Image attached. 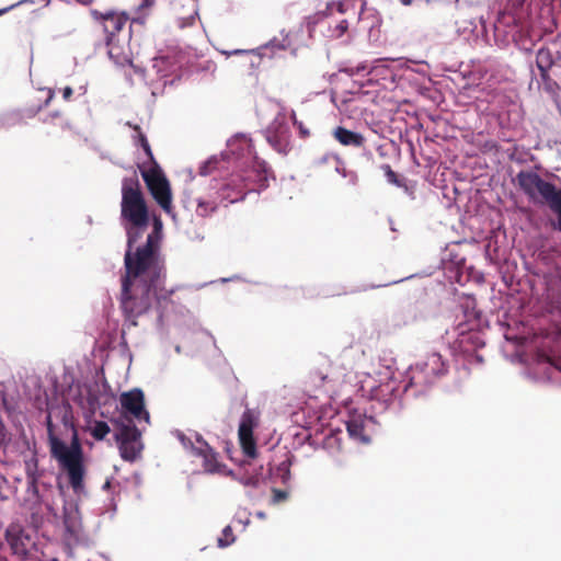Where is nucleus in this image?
Instances as JSON below:
<instances>
[{
    "mask_svg": "<svg viewBox=\"0 0 561 561\" xmlns=\"http://www.w3.org/2000/svg\"><path fill=\"white\" fill-rule=\"evenodd\" d=\"M341 163L342 162H341L340 158L333 153H324L323 156H321L314 160V165L317 168H322L325 164H330V165L334 167V169L336 171H339V167Z\"/></svg>",
    "mask_w": 561,
    "mask_h": 561,
    "instance_id": "30",
    "label": "nucleus"
},
{
    "mask_svg": "<svg viewBox=\"0 0 561 561\" xmlns=\"http://www.w3.org/2000/svg\"><path fill=\"white\" fill-rule=\"evenodd\" d=\"M545 279L547 301L552 309L561 313V268L551 270Z\"/></svg>",
    "mask_w": 561,
    "mask_h": 561,
    "instance_id": "18",
    "label": "nucleus"
},
{
    "mask_svg": "<svg viewBox=\"0 0 561 561\" xmlns=\"http://www.w3.org/2000/svg\"><path fill=\"white\" fill-rule=\"evenodd\" d=\"M257 414L253 410L247 409L243 412L239 424V443L244 456L250 459H255L257 457L256 442L253 436V431L257 426Z\"/></svg>",
    "mask_w": 561,
    "mask_h": 561,
    "instance_id": "13",
    "label": "nucleus"
},
{
    "mask_svg": "<svg viewBox=\"0 0 561 561\" xmlns=\"http://www.w3.org/2000/svg\"><path fill=\"white\" fill-rule=\"evenodd\" d=\"M55 96L54 90H48L47 98L43 102L33 103L22 107L19 111V115L21 118H33L35 117L44 107H47Z\"/></svg>",
    "mask_w": 561,
    "mask_h": 561,
    "instance_id": "25",
    "label": "nucleus"
},
{
    "mask_svg": "<svg viewBox=\"0 0 561 561\" xmlns=\"http://www.w3.org/2000/svg\"><path fill=\"white\" fill-rule=\"evenodd\" d=\"M61 116V113L58 111H55L53 113H49L46 118L44 119L45 123L53 122L56 118H59Z\"/></svg>",
    "mask_w": 561,
    "mask_h": 561,
    "instance_id": "42",
    "label": "nucleus"
},
{
    "mask_svg": "<svg viewBox=\"0 0 561 561\" xmlns=\"http://www.w3.org/2000/svg\"><path fill=\"white\" fill-rule=\"evenodd\" d=\"M3 430H4V428H3V425L0 423V440H2V439H3V437H4Z\"/></svg>",
    "mask_w": 561,
    "mask_h": 561,
    "instance_id": "46",
    "label": "nucleus"
},
{
    "mask_svg": "<svg viewBox=\"0 0 561 561\" xmlns=\"http://www.w3.org/2000/svg\"><path fill=\"white\" fill-rule=\"evenodd\" d=\"M91 15L102 24L103 31L106 34L105 42L108 47L107 53L111 58H114L116 56V36L126 25L128 16L125 13H118L113 10L106 12L91 10Z\"/></svg>",
    "mask_w": 561,
    "mask_h": 561,
    "instance_id": "11",
    "label": "nucleus"
},
{
    "mask_svg": "<svg viewBox=\"0 0 561 561\" xmlns=\"http://www.w3.org/2000/svg\"><path fill=\"white\" fill-rule=\"evenodd\" d=\"M174 59L175 57L171 55L160 56L153 59L152 66L158 73L167 77L176 70Z\"/></svg>",
    "mask_w": 561,
    "mask_h": 561,
    "instance_id": "26",
    "label": "nucleus"
},
{
    "mask_svg": "<svg viewBox=\"0 0 561 561\" xmlns=\"http://www.w3.org/2000/svg\"><path fill=\"white\" fill-rule=\"evenodd\" d=\"M88 404H89L90 410H92V411L95 410V408L98 405V397H96V394L92 393L91 391H89Z\"/></svg>",
    "mask_w": 561,
    "mask_h": 561,
    "instance_id": "41",
    "label": "nucleus"
},
{
    "mask_svg": "<svg viewBox=\"0 0 561 561\" xmlns=\"http://www.w3.org/2000/svg\"><path fill=\"white\" fill-rule=\"evenodd\" d=\"M119 402L125 415H129L139 422H149V412L145 408V396L140 389L135 388L123 392L119 397Z\"/></svg>",
    "mask_w": 561,
    "mask_h": 561,
    "instance_id": "15",
    "label": "nucleus"
},
{
    "mask_svg": "<svg viewBox=\"0 0 561 561\" xmlns=\"http://www.w3.org/2000/svg\"><path fill=\"white\" fill-rule=\"evenodd\" d=\"M162 222L156 218L153 230L137 253H125V272L121 277L119 308L128 328L138 325V318L146 314L165 278V264L160 254Z\"/></svg>",
    "mask_w": 561,
    "mask_h": 561,
    "instance_id": "1",
    "label": "nucleus"
},
{
    "mask_svg": "<svg viewBox=\"0 0 561 561\" xmlns=\"http://www.w3.org/2000/svg\"><path fill=\"white\" fill-rule=\"evenodd\" d=\"M332 362L325 355H319L314 359L313 367L309 371V380L316 387H321L331 375Z\"/></svg>",
    "mask_w": 561,
    "mask_h": 561,
    "instance_id": "21",
    "label": "nucleus"
},
{
    "mask_svg": "<svg viewBox=\"0 0 561 561\" xmlns=\"http://www.w3.org/2000/svg\"><path fill=\"white\" fill-rule=\"evenodd\" d=\"M333 7H335L340 13H346L350 9H354V2L353 0H343L337 3L328 4L327 9L332 10Z\"/></svg>",
    "mask_w": 561,
    "mask_h": 561,
    "instance_id": "35",
    "label": "nucleus"
},
{
    "mask_svg": "<svg viewBox=\"0 0 561 561\" xmlns=\"http://www.w3.org/2000/svg\"><path fill=\"white\" fill-rule=\"evenodd\" d=\"M138 138H139L140 146L142 147L146 156L149 159V164L148 165H153V162H157V160L153 157V153H152L151 147H150V145H149V142L147 140V137L144 134L140 133Z\"/></svg>",
    "mask_w": 561,
    "mask_h": 561,
    "instance_id": "34",
    "label": "nucleus"
},
{
    "mask_svg": "<svg viewBox=\"0 0 561 561\" xmlns=\"http://www.w3.org/2000/svg\"><path fill=\"white\" fill-rule=\"evenodd\" d=\"M448 365L438 353L427 355L424 362L411 367L409 371V381L404 389L424 388L434 383L438 378L446 375Z\"/></svg>",
    "mask_w": 561,
    "mask_h": 561,
    "instance_id": "7",
    "label": "nucleus"
},
{
    "mask_svg": "<svg viewBox=\"0 0 561 561\" xmlns=\"http://www.w3.org/2000/svg\"><path fill=\"white\" fill-rule=\"evenodd\" d=\"M288 496V493L283 490L273 489V502L279 503L282 501H285Z\"/></svg>",
    "mask_w": 561,
    "mask_h": 561,
    "instance_id": "39",
    "label": "nucleus"
},
{
    "mask_svg": "<svg viewBox=\"0 0 561 561\" xmlns=\"http://www.w3.org/2000/svg\"><path fill=\"white\" fill-rule=\"evenodd\" d=\"M385 174L389 183L394 184L397 186H402L403 184L399 180L398 174L391 169L389 164L383 165Z\"/></svg>",
    "mask_w": 561,
    "mask_h": 561,
    "instance_id": "38",
    "label": "nucleus"
},
{
    "mask_svg": "<svg viewBox=\"0 0 561 561\" xmlns=\"http://www.w3.org/2000/svg\"><path fill=\"white\" fill-rule=\"evenodd\" d=\"M73 93V90L70 87H66L62 89V98L65 101H69L71 95Z\"/></svg>",
    "mask_w": 561,
    "mask_h": 561,
    "instance_id": "43",
    "label": "nucleus"
},
{
    "mask_svg": "<svg viewBox=\"0 0 561 561\" xmlns=\"http://www.w3.org/2000/svg\"><path fill=\"white\" fill-rule=\"evenodd\" d=\"M196 440L198 446H195L192 442H188L192 453L197 457H203L206 453V449H208L210 446L199 435H197Z\"/></svg>",
    "mask_w": 561,
    "mask_h": 561,
    "instance_id": "33",
    "label": "nucleus"
},
{
    "mask_svg": "<svg viewBox=\"0 0 561 561\" xmlns=\"http://www.w3.org/2000/svg\"><path fill=\"white\" fill-rule=\"evenodd\" d=\"M248 181L249 179L243 175H232L219 191L221 201H228L229 203L243 201L249 192L254 191V187H250Z\"/></svg>",
    "mask_w": 561,
    "mask_h": 561,
    "instance_id": "17",
    "label": "nucleus"
},
{
    "mask_svg": "<svg viewBox=\"0 0 561 561\" xmlns=\"http://www.w3.org/2000/svg\"><path fill=\"white\" fill-rule=\"evenodd\" d=\"M46 428L51 458L57 461L59 469L67 474L68 483L73 492H82L87 476V465L77 430L72 428L71 442L70 445H67L55 434L50 415L46 417Z\"/></svg>",
    "mask_w": 561,
    "mask_h": 561,
    "instance_id": "3",
    "label": "nucleus"
},
{
    "mask_svg": "<svg viewBox=\"0 0 561 561\" xmlns=\"http://www.w3.org/2000/svg\"><path fill=\"white\" fill-rule=\"evenodd\" d=\"M267 142L279 153H287L290 149V129L285 114H277L266 127Z\"/></svg>",
    "mask_w": 561,
    "mask_h": 561,
    "instance_id": "14",
    "label": "nucleus"
},
{
    "mask_svg": "<svg viewBox=\"0 0 561 561\" xmlns=\"http://www.w3.org/2000/svg\"><path fill=\"white\" fill-rule=\"evenodd\" d=\"M346 430L351 437L358 439L359 442H368L365 435V426L363 420L359 417H352L346 422Z\"/></svg>",
    "mask_w": 561,
    "mask_h": 561,
    "instance_id": "28",
    "label": "nucleus"
},
{
    "mask_svg": "<svg viewBox=\"0 0 561 561\" xmlns=\"http://www.w3.org/2000/svg\"><path fill=\"white\" fill-rule=\"evenodd\" d=\"M77 1L82 3V4L88 5V4L92 3L94 0H77Z\"/></svg>",
    "mask_w": 561,
    "mask_h": 561,
    "instance_id": "44",
    "label": "nucleus"
},
{
    "mask_svg": "<svg viewBox=\"0 0 561 561\" xmlns=\"http://www.w3.org/2000/svg\"><path fill=\"white\" fill-rule=\"evenodd\" d=\"M121 216L135 226L149 225L148 206L136 172L123 179Z\"/></svg>",
    "mask_w": 561,
    "mask_h": 561,
    "instance_id": "5",
    "label": "nucleus"
},
{
    "mask_svg": "<svg viewBox=\"0 0 561 561\" xmlns=\"http://www.w3.org/2000/svg\"><path fill=\"white\" fill-rule=\"evenodd\" d=\"M526 36L531 39H540L557 28V19L550 3L540 4L539 1L531 0L526 5Z\"/></svg>",
    "mask_w": 561,
    "mask_h": 561,
    "instance_id": "6",
    "label": "nucleus"
},
{
    "mask_svg": "<svg viewBox=\"0 0 561 561\" xmlns=\"http://www.w3.org/2000/svg\"><path fill=\"white\" fill-rule=\"evenodd\" d=\"M218 209V203L215 199L198 197L195 213L198 217L207 218Z\"/></svg>",
    "mask_w": 561,
    "mask_h": 561,
    "instance_id": "27",
    "label": "nucleus"
},
{
    "mask_svg": "<svg viewBox=\"0 0 561 561\" xmlns=\"http://www.w3.org/2000/svg\"><path fill=\"white\" fill-rule=\"evenodd\" d=\"M333 137L342 146L360 148L365 145V137L359 134L352 131L345 127L339 126L333 130Z\"/></svg>",
    "mask_w": 561,
    "mask_h": 561,
    "instance_id": "22",
    "label": "nucleus"
},
{
    "mask_svg": "<svg viewBox=\"0 0 561 561\" xmlns=\"http://www.w3.org/2000/svg\"><path fill=\"white\" fill-rule=\"evenodd\" d=\"M148 225H139L135 226L133 224L126 225V236H127V249L125 253H137V247H135V243L141 239L144 232L147 230Z\"/></svg>",
    "mask_w": 561,
    "mask_h": 561,
    "instance_id": "23",
    "label": "nucleus"
},
{
    "mask_svg": "<svg viewBox=\"0 0 561 561\" xmlns=\"http://www.w3.org/2000/svg\"><path fill=\"white\" fill-rule=\"evenodd\" d=\"M540 78L545 84V89L548 92L556 94L557 90H559V84L557 83V81L550 78L549 72L546 73V76H540Z\"/></svg>",
    "mask_w": 561,
    "mask_h": 561,
    "instance_id": "37",
    "label": "nucleus"
},
{
    "mask_svg": "<svg viewBox=\"0 0 561 561\" xmlns=\"http://www.w3.org/2000/svg\"><path fill=\"white\" fill-rule=\"evenodd\" d=\"M291 121H293V124L294 126L297 127L298 131H299V135L301 138H307L310 136V130L305 126V124L301 122V121H298L297 119V116H296V113L295 112H291Z\"/></svg>",
    "mask_w": 561,
    "mask_h": 561,
    "instance_id": "36",
    "label": "nucleus"
},
{
    "mask_svg": "<svg viewBox=\"0 0 561 561\" xmlns=\"http://www.w3.org/2000/svg\"><path fill=\"white\" fill-rule=\"evenodd\" d=\"M234 539L232 528L230 526H226L222 529L221 536L218 538V546L220 548H226L234 542Z\"/></svg>",
    "mask_w": 561,
    "mask_h": 561,
    "instance_id": "32",
    "label": "nucleus"
},
{
    "mask_svg": "<svg viewBox=\"0 0 561 561\" xmlns=\"http://www.w3.org/2000/svg\"><path fill=\"white\" fill-rule=\"evenodd\" d=\"M111 432L108 424L104 421H95L91 428V435L96 440H102Z\"/></svg>",
    "mask_w": 561,
    "mask_h": 561,
    "instance_id": "31",
    "label": "nucleus"
},
{
    "mask_svg": "<svg viewBox=\"0 0 561 561\" xmlns=\"http://www.w3.org/2000/svg\"><path fill=\"white\" fill-rule=\"evenodd\" d=\"M247 178L249 179L250 187H254V191L265 188L267 186V169L265 162L259 163L257 169L251 171V174Z\"/></svg>",
    "mask_w": 561,
    "mask_h": 561,
    "instance_id": "24",
    "label": "nucleus"
},
{
    "mask_svg": "<svg viewBox=\"0 0 561 561\" xmlns=\"http://www.w3.org/2000/svg\"><path fill=\"white\" fill-rule=\"evenodd\" d=\"M536 66L540 72V76H546L550 69H553L554 76H560L557 71L561 68V55L558 53V57H553V53L550 47H542L537 51Z\"/></svg>",
    "mask_w": 561,
    "mask_h": 561,
    "instance_id": "20",
    "label": "nucleus"
},
{
    "mask_svg": "<svg viewBox=\"0 0 561 561\" xmlns=\"http://www.w3.org/2000/svg\"><path fill=\"white\" fill-rule=\"evenodd\" d=\"M173 5V13L179 27L191 26L197 14L196 0H169Z\"/></svg>",
    "mask_w": 561,
    "mask_h": 561,
    "instance_id": "19",
    "label": "nucleus"
},
{
    "mask_svg": "<svg viewBox=\"0 0 561 561\" xmlns=\"http://www.w3.org/2000/svg\"><path fill=\"white\" fill-rule=\"evenodd\" d=\"M7 541L10 546L12 554L19 561H37L38 549L35 538L28 531L19 525H11L7 529Z\"/></svg>",
    "mask_w": 561,
    "mask_h": 561,
    "instance_id": "10",
    "label": "nucleus"
},
{
    "mask_svg": "<svg viewBox=\"0 0 561 561\" xmlns=\"http://www.w3.org/2000/svg\"><path fill=\"white\" fill-rule=\"evenodd\" d=\"M141 176L157 204L168 214L172 210V192L170 182L158 162L153 165L139 167Z\"/></svg>",
    "mask_w": 561,
    "mask_h": 561,
    "instance_id": "8",
    "label": "nucleus"
},
{
    "mask_svg": "<svg viewBox=\"0 0 561 561\" xmlns=\"http://www.w3.org/2000/svg\"><path fill=\"white\" fill-rule=\"evenodd\" d=\"M25 467L27 486L24 505L30 515V523L35 529H41L45 524H58L55 488L41 480L44 472L38 470L37 459L26 461Z\"/></svg>",
    "mask_w": 561,
    "mask_h": 561,
    "instance_id": "2",
    "label": "nucleus"
},
{
    "mask_svg": "<svg viewBox=\"0 0 561 561\" xmlns=\"http://www.w3.org/2000/svg\"><path fill=\"white\" fill-rule=\"evenodd\" d=\"M203 458V467L207 472H215L218 470L219 463L217 461V454L213 450L211 447L206 449Z\"/></svg>",
    "mask_w": 561,
    "mask_h": 561,
    "instance_id": "29",
    "label": "nucleus"
},
{
    "mask_svg": "<svg viewBox=\"0 0 561 561\" xmlns=\"http://www.w3.org/2000/svg\"><path fill=\"white\" fill-rule=\"evenodd\" d=\"M62 525L65 528L64 540L67 546L77 545L81 536L80 512L76 505L66 504L62 513Z\"/></svg>",
    "mask_w": 561,
    "mask_h": 561,
    "instance_id": "16",
    "label": "nucleus"
},
{
    "mask_svg": "<svg viewBox=\"0 0 561 561\" xmlns=\"http://www.w3.org/2000/svg\"><path fill=\"white\" fill-rule=\"evenodd\" d=\"M516 182L529 201L547 206L556 215L551 226L561 232V187L543 180L534 171H520L516 175Z\"/></svg>",
    "mask_w": 561,
    "mask_h": 561,
    "instance_id": "4",
    "label": "nucleus"
},
{
    "mask_svg": "<svg viewBox=\"0 0 561 561\" xmlns=\"http://www.w3.org/2000/svg\"><path fill=\"white\" fill-rule=\"evenodd\" d=\"M365 69H366V67H362V68H359V67H358V68H357V70H358V71H360V70H365Z\"/></svg>",
    "mask_w": 561,
    "mask_h": 561,
    "instance_id": "48",
    "label": "nucleus"
},
{
    "mask_svg": "<svg viewBox=\"0 0 561 561\" xmlns=\"http://www.w3.org/2000/svg\"><path fill=\"white\" fill-rule=\"evenodd\" d=\"M14 5H11L9 8H4V9H1L0 10V15H2L3 13L8 12L11 8H13Z\"/></svg>",
    "mask_w": 561,
    "mask_h": 561,
    "instance_id": "47",
    "label": "nucleus"
},
{
    "mask_svg": "<svg viewBox=\"0 0 561 561\" xmlns=\"http://www.w3.org/2000/svg\"><path fill=\"white\" fill-rule=\"evenodd\" d=\"M526 0H510V4L497 14L494 22L496 32H504L506 34L526 35Z\"/></svg>",
    "mask_w": 561,
    "mask_h": 561,
    "instance_id": "9",
    "label": "nucleus"
},
{
    "mask_svg": "<svg viewBox=\"0 0 561 561\" xmlns=\"http://www.w3.org/2000/svg\"><path fill=\"white\" fill-rule=\"evenodd\" d=\"M413 0H400L403 5H411Z\"/></svg>",
    "mask_w": 561,
    "mask_h": 561,
    "instance_id": "45",
    "label": "nucleus"
},
{
    "mask_svg": "<svg viewBox=\"0 0 561 561\" xmlns=\"http://www.w3.org/2000/svg\"><path fill=\"white\" fill-rule=\"evenodd\" d=\"M348 28V22L346 20H342L335 27L336 35L342 36Z\"/></svg>",
    "mask_w": 561,
    "mask_h": 561,
    "instance_id": "40",
    "label": "nucleus"
},
{
    "mask_svg": "<svg viewBox=\"0 0 561 561\" xmlns=\"http://www.w3.org/2000/svg\"><path fill=\"white\" fill-rule=\"evenodd\" d=\"M140 436V431L134 424L121 425L115 438L118 443L121 457L125 461L134 462L140 457L142 450Z\"/></svg>",
    "mask_w": 561,
    "mask_h": 561,
    "instance_id": "12",
    "label": "nucleus"
}]
</instances>
